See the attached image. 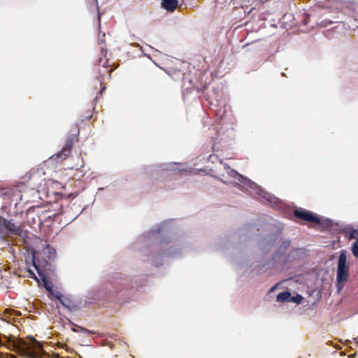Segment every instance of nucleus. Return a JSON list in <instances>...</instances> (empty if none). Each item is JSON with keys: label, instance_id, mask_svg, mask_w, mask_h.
<instances>
[{"label": "nucleus", "instance_id": "obj_1", "mask_svg": "<svg viewBox=\"0 0 358 358\" xmlns=\"http://www.w3.org/2000/svg\"><path fill=\"white\" fill-rule=\"evenodd\" d=\"M78 127L75 126L67 135L64 146L62 148V150L57 154L51 156L50 159L57 160L59 162H62L66 159L71 155V150L74 143L78 141Z\"/></svg>", "mask_w": 358, "mask_h": 358}, {"label": "nucleus", "instance_id": "obj_2", "mask_svg": "<svg viewBox=\"0 0 358 358\" xmlns=\"http://www.w3.org/2000/svg\"><path fill=\"white\" fill-rule=\"evenodd\" d=\"M349 266L347 264V255L345 251H342L338 257V268L336 273V286L340 292L345 286L349 277Z\"/></svg>", "mask_w": 358, "mask_h": 358}, {"label": "nucleus", "instance_id": "obj_3", "mask_svg": "<svg viewBox=\"0 0 358 358\" xmlns=\"http://www.w3.org/2000/svg\"><path fill=\"white\" fill-rule=\"evenodd\" d=\"M22 180L32 189H38L45 180V172L42 168L32 169L22 177Z\"/></svg>", "mask_w": 358, "mask_h": 358}, {"label": "nucleus", "instance_id": "obj_4", "mask_svg": "<svg viewBox=\"0 0 358 358\" xmlns=\"http://www.w3.org/2000/svg\"><path fill=\"white\" fill-rule=\"evenodd\" d=\"M107 51L104 48H101V55L102 57L99 59L96 63V71L99 73L98 80L101 82L106 75L111 76L113 69L110 67L108 59H106Z\"/></svg>", "mask_w": 358, "mask_h": 358}, {"label": "nucleus", "instance_id": "obj_5", "mask_svg": "<svg viewBox=\"0 0 358 358\" xmlns=\"http://www.w3.org/2000/svg\"><path fill=\"white\" fill-rule=\"evenodd\" d=\"M294 215L301 219L313 224H319L321 222L320 218L315 213L306 210H296L294 211Z\"/></svg>", "mask_w": 358, "mask_h": 358}, {"label": "nucleus", "instance_id": "obj_6", "mask_svg": "<svg viewBox=\"0 0 358 358\" xmlns=\"http://www.w3.org/2000/svg\"><path fill=\"white\" fill-rule=\"evenodd\" d=\"M4 338L9 343V348L12 346L13 348L15 349L17 352H20L24 356H29L30 355V348L25 341L22 340L15 341H11V339L8 338L6 336H4Z\"/></svg>", "mask_w": 358, "mask_h": 358}, {"label": "nucleus", "instance_id": "obj_7", "mask_svg": "<svg viewBox=\"0 0 358 358\" xmlns=\"http://www.w3.org/2000/svg\"><path fill=\"white\" fill-rule=\"evenodd\" d=\"M345 232L348 236L349 239H356L352 246V252L355 257H358V229L352 227H348L345 229Z\"/></svg>", "mask_w": 358, "mask_h": 358}, {"label": "nucleus", "instance_id": "obj_8", "mask_svg": "<svg viewBox=\"0 0 358 358\" xmlns=\"http://www.w3.org/2000/svg\"><path fill=\"white\" fill-rule=\"evenodd\" d=\"M7 231L6 236H10L13 235L22 236V229L21 226H16L12 220H8Z\"/></svg>", "mask_w": 358, "mask_h": 358}, {"label": "nucleus", "instance_id": "obj_9", "mask_svg": "<svg viewBox=\"0 0 358 358\" xmlns=\"http://www.w3.org/2000/svg\"><path fill=\"white\" fill-rule=\"evenodd\" d=\"M178 0H162V6L168 11L173 12L178 6Z\"/></svg>", "mask_w": 358, "mask_h": 358}, {"label": "nucleus", "instance_id": "obj_10", "mask_svg": "<svg viewBox=\"0 0 358 358\" xmlns=\"http://www.w3.org/2000/svg\"><path fill=\"white\" fill-rule=\"evenodd\" d=\"M8 220L0 216V236H6Z\"/></svg>", "mask_w": 358, "mask_h": 358}, {"label": "nucleus", "instance_id": "obj_11", "mask_svg": "<svg viewBox=\"0 0 358 358\" xmlns=\"http://www.w3.org/2000/svg\"><path fill=\"white\" fill-rule=\"evenodd\" d=\"M44 252L45 255H47V257L49 259H55L57 255L55 249L54 248L51 247L50 245H48L45 248Z\"/></svg>", "mask_w": 358, "mask_h": 358}, {"label": "nucleus", "instance_id": "obj_12", "mask_svg": "<svg viewBox=\"0 0 358 358\" xmlns=\"http://www.w3.org/2000/svg\"><path fill=\"white\" fill-rule=\"evenodd\" d=\"M290 298V292H280L277 295V301L278 302H285L289 301Z\"/></svg>", "mask_w": 358, "mask_h": 358}, {"label": "nucleus", "instance_id": "obj_13", "mask_svg": "<svg viewBox=\"0 0 358 358\" xmlns=\"http://www.w3.org/2000/svg\"><path fill=\"white\" fill-rule=\"evenodd\" d=\"M303 300V297L300 294H297L294 296H292L290 295V298H289V302H294V303H296L297 304H299L301 303Z\"/></svg>", "mask_w": 358, "mask_h": 358}, {"label": "nucleus", "instance_id": "obj_14", "mask_svg": "<svg viewBox=\"0 0 358 358\" xmlns=\"http://www.w3.org/2000/svg\"><path fill=\"white\" fill-rule=\"evenodd\" d=\"M56 297L59 300V301L64 306H68V305L64 303V300L62 299V296L59 294L57 295Z\"/></svg>", "mask_w": 358, "mask_h": 358}, {"label": "nucleus", "instance_id": "obj_15", "mask_svg": "<svg viewBox=\"0 0 358 358\" xmlns=\"http://www.w3.org/2000/svg\"><path fill=\"white\" fill-rule=\"evenodd\" d=\"M45 287L46 288L47 290H48L50 292L52 291V287L50 286L49 285H48L47 283H45Z\"/></svg>", "mask_w": 358, "mask_h": 358}, {"label": "nucleus", "instance_id": "obj_16", "mask_svg": "<svg viewBox=\"0 0 358 358\" xmlns=\"http://www.w3.org/2000/svg\"><path fill=\"white\" fill-rule=\"evenodd\" d=\"M283 243L285 245V247L287 248L289 245V241H285Z\"/></svg>", "mask_w": 358, "mask_h": 358}, {"label": "nucleus", "instance_id": "obj_17", "mask_svg": "<svg viewBox=\"0 0 358 358\" xmlns=\"http://www.w3.org/2000/svg\"><path fill=\"white\" fill-rule=\"evenodd\" d=\"M33 342H34L35 344L38 345H39V344H40V343H39L36 340H35L34 338H33Z\"/></svg>", "mask_w": 358, "mask_h": 358}, {"label": "nucleus", "instance_id": "obj_18", "mask_svg": "<svg viewBox=\"0 0 358 358\" xmlns=\"http://www.w3.org/2000/svg\"><path fill=\"white\" fill-rule=\"evenodd\" d=\"M82 330H83V331H84L89 332V333L90 332V331H88L87 329H83V328H82Z\"/></svg>", "mask_w": 358, "mask_h": 358}, {"label": "nucleus", "instance_id": "obj_19", "mask_svg": "<svg viewBox=\"0 0 358 358\" xmlns=\"http://www.w3.org/2000/svg\"><path fill=\"white\" fill-rule=\"evenodd\" d=\"M105 88H106V87H103L101 90V91L99 92V93H100V94H101L102 91H103V90H105Z\"/></svg>", "mask_w": 358, "mask_h": 358}, {"label": "nucleus", "instance_id": "obj_20", "mask_svg": "<svg viewBox=\"0 0 358 358\" xmlns=\"http://www.w3.org/2000/svg\"><path fill=\"white\" fill-rule=\"evenodd\" d=\"M275 287H273L270 289V291H269V292H273V290H274Z\"/></svg>", "mask_w": 358, "mask_h": 358}]
</instances>
